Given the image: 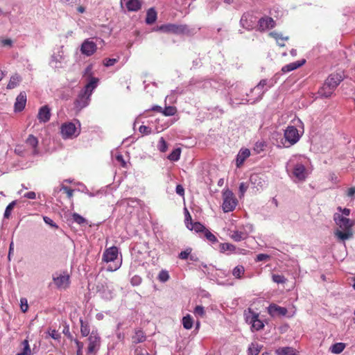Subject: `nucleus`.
Wrapping results in <instances>:
<instances>
[{
  "label": "nucleus",
  "instance_id": "nucleus-1",
  "mask_svg": "<svg viewBox=\"0 0 355 355\" xmlns=\"http://www.w3.org/2000/svg\"><path fill=\"white\" fill-rule=\"evenodd\" d=\"M337 209L340 213L334 214V220L338 228L334 231V236L338 241L345 242L354 236L352 227L355 225V221L347 218L350 214V209L348 208L343 209L338 207Z\"/></svg>",
  "mask_w": 355,
  "mask_h": 355
},
{
  "label": "nucleus",
  "instance_id": "nucleus-2",
  "mask_svg": "<svg viewBox=\"0 0 355 355\" xmlns=\"http://www.w3.org/2000/svg\"><path fill=\"white\" fill-rule=\"evenodd\" d=\"M98 82V79L97 78L90 77L88 83L78 94L76 101V107L83 109L88 105L90 101V96L94 89L97 87Z\"/></svg>",
  "mask_w": 355,
  "mask_h": 355
},
{
  "label": "nucleus",
  "instance_id": "nucleus-3",
  "mask_svg": "<svg viewBox=\"0 0 355 355\" xmlns=\"http://www.w3.org/2000/svg\"><path fill=\"white\" fill-rule=\"evenodd\" d=\"M155 31L174 34H193V29H190L186 24H166L157 26Z\"/></svg>",
  "mask_w": 355,
  "mask_h": 355
},
{
  "label": "nucleus",
  "instance_id": "nucleus-4",
  "mask_svg": "<svg viewBox=\"0 0 355 355\" xmlns=\"http://www.w3.org/2000/svg\"><path fill=\"white\" fill-rule=\"evenodd\" d=\"M119 250L118 248L116 246H112L109 248H107L103 254L102 260L106 263L109 262H113V265L108 266L107 270L110 272H114L118 270L121 264V262H116L115 263V261L116 260L118 257Z\"/></svg>",
  "mask_w": 355,
  "mask_h": 355
},
{
  "label": "nucleus",
  "instance_id": "nucleus-5",
  "mask_svg": "<svg viewBox=\"0 0 355 355\" xmlns=\"http://www.w3.org/2000/svg\"><path fill=\"white\" fill-rule=\"evenodd\" d=\"M223 200L222 208L225 213L232 211L237 205L236 198L233 192L228 189L223 191Z\"/></svg>",
  "mask_w": 355,
  "mask_h": 355
},
{
  "label": "nucleus",
  "instance_id": "nucleus-6",
  "mask_svg": "<svg viewBox=\"0 0 355 355\" xmlns=\"http://www.w3.org/2000/svg\"><path fill=\"white\" fill-rule=\"evenodd\" d=\"M298 130L294 126H288L284 131L285 142H282L284 147L288 148L295 144L300 139Z\"/></svg>",
  "mask_w": 355,
  "mask_h": 355
},
{
  "label": "nucleus",
  "instance_id": "nucleus-7",
  "mask_svg": "<svg viewBox=\"0 0 355 355\" xmlns=\"http://www.w3.org/2000/svg\"><path fill=\"white\" fill-rule=\"evenodd\" d=\"M88 342L87 354H96L99 350L101 346V337L98 333L94 331H92L88 338Z\"/></svg>",
  "mask_w": 355,
  "mask_h": 355
},
{
  "label": "nucleus",
  "instance_id": "nucleus-8",
  "mask_svg": "<svg viewBox=\"0 0 355 355\" xmlns=\"http://www.w3.org/2000/svg\"><path fill=\"white\" fill-rule=\"evenodd\" d=\"M266 86H268V88H270L273 86V83L272 80H268L267 79H262L260 82L254 87V88L252 90V92H257V97L252 103L260 101L264 93L268 90L267 88L264 89Z\"/></svg>",
  "mask_w": 355,
  "mask_h": 355
},
{
  "label": "nucleus",
  "instance_id": "nucleus-9",
  "mask_svg": "<svg viewBox=\"0 0 355 355\" xmlns=\"http://www.w3.org/2000/svg\"><path fill=\"white\" fill-rule=\"evenodd\" d=\"M61 134L63 138H71L79 135L74 123L71 122L65 123L61 126Z\"/></svg>",
  "mask_w": 355,
  "mask_h": 355
},
{
  "label": "nucleus",
  "instance_id": "nucleus-10",
  "mask_svg": "<svg viewBox=\"0 0 355 355\" xmlns=\"http://www.w3.org/2000/svg\"><path fill=\"white\" fill-rule=\"evenodd\" d=\"M97 50V46L91 39H86L80 46V52L86 56L92 55Z\"/></svg>",
  "mask_w": 355,
  "mask_h": 355
},
{
  "label": "nucleus",
  "instance_id": "nucleus-11",
  "mask_svg": "<svg viewBox=\"0 0 355 355\" xmlns=\"http://www.w3.org/2000/svg\"><path fill=\"white\" fill-rule=\"evenodd\" d=\"M53 281L59 289H65L69 286L70 279L68 275H53Z\"/></svg>",
  "mask_w": 355,
  "mask_h": 355
},
{
  "label": "nucleus",
  "instance_id": "nucleus-12",
  "mask_svg": "<svg viewBox=\"0 0 355 355\" xmlns=\"http://www.w3.org/2000/svg\"><path fill=\"white\" fill-rule=\"evenodd\" d=\"M240 24L246 30H252L254 27L255 17L249 12L244 13L241 18Z\"/></svg>",
  "mask_w": 355,
  "mask_h": 355
},
{
  "label": "nucleus",
  "instance_id": "nucleus-13",
  "mask_svg": "<svg viewBox=\"0 0 355 355\" xmlns=\"http://www.w3.org/2000/svg\"><path fill=\"white\" fill-rule=\"evenodd\" d=\"M343 80V76L340 73H331L327 77L324 83L331 89H336Z\"/></svg>",
  "mask_w": 355,
  "mask_h": 355
},
{
  "label": "nucleus",
  "instance_id": "nucleus-14",
  "mask_svg": "<svg viewBox=\"0 0 355 355\" xmlns=\"http://www.w3.org/2000/svg\"><path fill=\"white\" fill-rule=\"evenodd\" d=\"M293 173L299 180H304L307 176L305 166L302 162H297L294 165Z\"/></svg>",
  "mask_w": 355,
  "mask_h": 355
},
{
  "label": "nucleus",
  "instance_id": "nucleus-15",
  "mask_svg": "<svg viewBox=\"0 0 355 355\" xmlns=\"http://www.w3.org/2000/svg\"><path fill=\"white\" fill-rule=\"evenodd\" d=\"M287 312L286 308L279 306L275 304H271L268 307V313L272 317L284 316Z\"/></svg>",
  "mask_w": 355,
  "mask_h": 355
},
{
  "label": "nucleus",
  "instance_id": "nucleus-16",
  "mask_svg": "<svg viewBox=\"0 0 355 355\" xmlns=\"http://www.w3.org/2000/svg\"><path fill=\"white\" fill-rule=\"evenodd\" d=\"M275 26V22L272 18L270 17H261L258 21L257 29L260 31H264L267 29L272 28Z\"/></svg>",
  "mask_w": 355,
  "mask_h": 355
},
{
  "label": "nucleus",
  "instance_id": "nucleus-17",
  "mask_svg": "<svg viewBox=\"0 0 355 355\" xmlns=\"http://www.w3.org/2000/svg\"><path fill=\"white\" fill-rule=\"evenodd\" d=\"M122 6H125L128 11H137L141 8V3L139 0H121Z\"/></svg>",
  "mask_w": 355,
  "mask_h": 355
},
{
  "label": "nucleus",
  "instance_id": "nucleus-18",
  "mask_svg": "<svg viewBox=\"0 0 355 355\" xmlns=\"http://www.w3.org/2000/svg\"><path fill=\"white\" fill-rule=\"evenodd\" d=\"M51 111L47 105L42 106L40 108L37 119L40 123H46L50 120Z\"/></svg>",
  "mask_w": 355,
  "mask_h": 355
},
{
  "label": "nucleus",
  "instance_id": "nucleus-19",
  "mask_svg": "<svg viewBox=\"0 0 355 355\" xmlns=\"http://www.w3.org/2000/svg\"><path fill=\"white\" fill-rule=\"evenodd\" d=\"M250 151L249 149L241 148L239 151V153L236 155V167L240 168L243 165V164L244 163L245 159L250 157Z\"/></svg>",
  "mask_w": 355,
  "mask_h": 355
},
{
  "label": "nucleus",
  "instance_id": "nucleus-20",
  "mask_svg": "<svg viewBox=\"0 0 355 355\" xmlns=\"http://www.w3.org/2000/svg\"><path fill=\"white\" fill-rule=\"evenodd\" d=\"M26 95L24 92H21L17 97L15 103V111L21 112L22 111L26 105Z\"/></svg>",
  "mask_w": 355,
  "mask_h": 355
},
{
  "label": "nucleus",
  "instance_id": "nucleus-21",
  "mask_svg": "<svg viewBox=\"0 0 355 355\" xmlns=\"http://www.w3.org/2000/svg\"><path fill=\"white\" fill-rule=\"evenodd\" d=\"M305 62H306V60L303 59L301 60H298V61L286 64L282 68V71L283 73H288V72L292 71L297 69V68L302 67L305 63Z\"/></svg>",
  "mask_w": 355,
  "mask_h": 355
},
{
  "label": "nucleus",
  "instance_id": "nucleus-22",
  "mask_svg": "<svg viewBox=\"0 0 355 355\" xmlns=\"http://www.w3.org/2000/svg\"><path fill=\"white\" fill-rule=\"evenodd\" d=\"M64 57L60 53L52 55L50 60V64L54 68L62 67V63L63 62Z\"/></svg>",
  "mask_w": 355,
  "mask_h": 355
},
{
  "label": "nucleus",
  "instance_id": "nucleus-23",
  "mask_svg": "<svg viewBox=\"0 0 355 355\" xmlns=\"http://www.w3.org/2000/svg\"><path fill=\"white\" fill-rule=\"evenodd\" d=\"M243 315L245 321L250 324L254 322L257 318H259V314L254 312L250 308L245 310Z\"/></svg>",
  "mask_w": 355,
  "mask_h": 355
},
{
  "label": "nucleus",
  "instance_id": "nucleus-24",
  "mask_svg": "<svg viewBox=\"0 0 355 355\" xmlns=\"http://www.w3.org/2000/svg\"><path fill=\"white\" fill-rule=\"evenodd\" d=\"M334 90L335 89H331V87H329L326 83H324L319 89L318 94L322 98H329L332 95Z\"/></svg>",
  "mask_w": 355,
  "mask_h": 355
},
{
  "label": "nucleus",
  "instance_id": "nucleus-25",
  "mask_svg": "<svg viewBox=\"0 0 355 355\" xmlns=\"http://www.w3.org/2000/svg\"><path fill=\"white\" fill-rule=\"evenodd\" d=\"M26 143L27 145L31 146L33 148V154L37 155L38 154V139L33 136V135H30L26 140Z\"/></svg>",
  "mask_w": 355,
  "mask_h": 355
},
{
  "label": "nucleus",
  "instance_id": "nucleus-26",
  "mask_svg": "<svg viewBox=\"0 0 355 355\" xmlns=\"http://www.w3.org/2000/svg\"><path fill=\"white\" fill-rule=\"evenodd\" d=\"M275 352L277 355H296V350L291 347H279Z\"/></svg>",
  "mask_w": 355,
  "mask_h": 355
},
{
  "label": "nucleus",
  "instance_id": "nucleus-27",
  "mask_svg": "<svg viewBox=\"0 0 355 355\" xmlns=\"http://www.w3.org/2000/svg\"><path fill=\"white\" fill-rule=\"evenodd\" d=\"M231 238L235 241H241L247 238V234L245 232L234 230L231 232Z\"/></svg>",
  "mask_w": 355,
  "mask_h": 355
},
{
  "label": "nucleus",
  "instance_id": "nucleus-28",
  "mask_svg": "<svg viewBox=\"0 0 355 355\" xmlns=\"http://www.w3.org/2000/svg\"><path fill=\"white\" fill-rule=\"evenodd\" d=\"M157 19V12L153 8L148 10L146 13V23L147 24H153Z\"/></svg>",
  "mask_w": 355,
  "mask_h": 355
},
{
  "label": "nucleus",
  "instance_id": "nucleus-29",
  "mask_svg": "<svg viewBox=\"0 0 355 355\" xmlns=\"http://www.w3.org/2000/svg\"><path fill=\"white\" fill-rule=\"evenodd\" d=\"M262 349V346L257 343H252L248 349V355H258Z\"/></svg>",
  "mask_w": 355,
  "mask_h": 355
},
{
  "label": "nucleus",
  "instance_id": "nucleus-30",
  "mask_svg": "<svg viewBox=\"0 0 355 355\" xmlns=\"http://www.w3.org/2000/svg\"><path fill=\"white\" fill-rule=\"evenodd\" d=\"M190 225V228L189 229L190 230H193L197 233H204V232L207 229L202 223L199 222L193 223L192 221H191Z\"/></svg>",
  "mask_w": 355,
  "mask_h": 355
},
{
  "label": "nucleus",
  "instance_id": "nucleus-31",
  "mask_svg": "<svg viewBox=\"0 0 355 355\" xmlns=\"http://www.w3.org/2000/svg\"><path fill=\"white\" fill-rule=\"evenodd\" d=\"M146 340V336L141 330L135 331V335L132 336V342L134 343H143Z\"/></svg>",
  "mask_w": 355,
  "mask_h": 355
},
{
  "label": "nucleus",
  "instance_id": "nucleus-32",
  "mask_svg": "<svg viewBox=\"0 0 355 355\" xmlns=\"http://www.w3.org/2000/svg\"><path fill=\"white\" fill-rule=\"evenodd\" d=\"M345 348V344L343 343H336L331 345L330 351L333 354H338L341 353Z\"/></svg>",
  "mask_w": 355,
  "mask_h": 355
},
{
  "label": "nucleus",
  "instance_id": "nucleus-33",
  "mask_svg": "<svg viewBox=\"0 0 355 355\" xmlns=\"http://www.w3.org/2000/svg\"><path fill=\"white\" fill-rule=\"evenodd\" d=\"M98 291L100 293L101 297L105 300H110L113 298V292L107 287L106 288H103L102 289H98Z\"/></svg>",
  "mask_w": 355,
  "mask_h": 355
},
{
  "label": "nucleus",
  "instance_id": "nucleus-34",
  "mask_svg": "<svg viewBox=\"0 0 355 355\" xmlns=\"http://www.w3.org/2000/svg\"><path fill=\"white\" fill-rule=\"evenodd\" d=\"M21 346L23 347L22 350L17 355H31V349L28 340H24L21 343Z\"/></svg>",
  "mask_w": 355,
  "mask_h": 355
},
{
  "label": "nucleus",
  "instance_id": "nucleus-35",
  "mask_svg": "<svg viewBox=\"0 0 355 355\" xmlns=\"http://www.w3.org/2000/svg\"><path fill=\"white\" fill-rule=\"evenodd\" d=\"M220 252H225L226 251H229L230 252H234L236 251V247L229 243H220Z\"/></svg>",
  "mask_w": 355,
  "mask_h": 355
},
{
  "label": "nucleus",
  "instance_id": "nucleus-36",
  "mask_svg": "<svg viewBox=\"0 0 355 355\" xmlns=\"http://www.w3.org/2000/svg\"><path fill=\"white\" fill-rule=\"evenodd\" d=\"M244 272L245 268L242 265H239L232 270V275L236 279H241Z\"/></svg>",
  "mask_w": 355,
  "mask_h": 355
},
{
  "label": "nucleus",
  "instance_id": "nucleus-37",
  "mask_svg": "<svg viewBox=\"0 0 355 355\" xmlns=\"http://www.w3.org/2000/svg\"><path fill=\"white\" fill-rule=\"evenodd\" d=\"M193 320L191 316L188 314L182 318V324L184 329H191L193 327Z\"/></svg>",
  "mask_w": 355,
  "mask_h": 355
},
{
  "label": "nucleus",
  "instance_id": "nucleus-38",
  "mask_svg": "<svg viewBox=\"0 0 355 355\" xmlns=\"http://www.w3.org/2000/svg\"><path fill=\"white\" fill-rule=\"evenodd\" d=\"M181 149L177 148L174 149L168 156V159L172 162H177L180 159Z\"/></svg>",
  "mask_w": 355,
  "mask_h": 355
},
{
  "label": "nucleus",
  "instance_id": "nucleus-39",
  "mask_svg": "<svg viewBox=\"0 0 355 355\" xmlns=\"http://www.w3.org/2000/svg\"><path fill=\"white\" fill-rule=\"evenodd\" d=\"M263 327L264 324L259 318H257L254 322L251 324V330L252 331L261 330Z\"/></svg>",
  "mask_w": 355,
  "mask_h": 355
},
{
  "label": "nucleus",
  "instance_id": "nucleus-40",
  "mask_svg": "<svg viewBox=\"0 0 355 355\" xmlns=\"http://www.w3.org/2000/svg\"><path fill=\"white\" fill-rule=\"evenodd\" d=\"M158 280L160 282L165 283L170 279L169 273L166 270H162L157 277Z\"/></svg>",
  "mask_w": 355,
  "mask_h": 355
},
{
  "label": "nucleus",
  "instance_id": "nucleus-41",
  "mask_svg": "<svg viewBox=\"0 0 355 355\" xmlns=\"http://www.w3.org/2000/svg\"><path fill=\"white\" fill-rule=\"evenodd\" d=\"M71 217L73 221L78 225H83L87 223L86 219L77 213H73L71 215Z\"/></svg>",
  "mask_w": 355,
  "mask_h": 355
},
{
  "label": "nucleus",
  "instance_id": "nucleus-42",
  "mask_svg": "<svg viewBox=\"0 0 355 355\" xmlns=\"http://www.w3.org/2000/svg\"><path fill=\"white\" fill-rule=\"evenodd\" d=\"M250 180L252 184L259 186L261 187H263V182L258 174H252L250 176Z\"/></svg>",
  "mask_w": 355,
  "mask_h": 355
},
{
  "label": "nucleus",
  "instance_id": "nucleus-43",
  "mask_svg": "<svg viewBox=\"0 0 355 355\" xmlns=\"http://www.w3.org/2000/svg\"><path fill=\"white\" fill-rule=\"evenodd\" d=\"M177 112V109L173 106H168L166 107L164 110H162V112L164 116H173Z\"/></svg>",
  "mask_w": 355,
  "mask_h": 355
},
{
  "label": "nucleus",
  "instance_id": "nucleus-44",
  "mask_svg": "<svg viewBox=\"0 0 355 355\" xmlns=\"http://www.w3.org/2000/svg\"><path fill=\"white\" fill-rule=\"evenodd\" d=\"M204 236L211 243H215L218 242V239L216 237V236L214 234H213L207 229H206V230L204 232Z\"/></svg>",
  "mask_w": 355,
  "mask_h": 355
},
{
  "label": "nucleus",
  "instance_id": "nucleus-45",
  "mask_svg": "<svg viewBox=\"0 0 355 355\" xmlns=\"http://www.w3.org/2000/svg\"><path fill=\"white\" fill-rule=\"evenodd\" d=\"M269 35L276 40L277 42L279 40L286 41L288 40V37H284L282 33L275 31L270 32Z\"/></svg>",
  "mask_w": 355,
  "mask_h": 355
},
{
  "label": "nucleus",
  "instance_id": "nucleus-46",
  "mask_svg": "<svg viewBox=\"0 0 355 355\" xmlns=\"http://www.w3.org/2000/svg\"><path fill=\"white\" fill-rule=\"evenodd\" d=\"M157 148L160 152H166L168 149V144L163 137H161L157 144Z\"/></svg>",
  "mask_w": 355,
  "mask_h": 355
},
{
  "label": "nucleus",
  "instance_id": "nucleus-47",
  "mask_svg": "<svg viewBox=\"0 0 355 355\" xmlns=\"http://www.w3.org/2000/svg\"><path fill=\"white\" fill-rule=\"evenodd\" d=\"M80 332L83 336H87L89 334V327L87 324L85 323L82 320H80Z\"/></svg>",
  "mask_w": 355,
  "mask_h": 355
},
{
  "label": "nucleus",
  "instance_id": "nucleus-48",
  "mask_svg": "<svg viewBox=\"0 0 355 355\" xmlns=\"http://www.w3.org/2000/svg\"><path fill=\"white\" fill-rule=\"evenodd\" d=\"M15 201H12L6 207L4 212V218H8L10 217L11 212L15 206Z\"/></svg>",
  "mask_w": 355,
  "mask_h": 355
},
{
  "label": "nucleus",
  "instance_id": "nucleus-49",
  "mask_svg": "<svg viewBox=\"0 0 355 355\" xmlns=\"http://www.w3.org/2000/svg\"><path fill=\"white\" fill-rule=\"evenodd\" d=\"M19 82V78L18 76L11 77V78L8 84V89L15 88L18 85Z\"/></svg>",
  "mask_w": 355,
  "mask_h": 355
},
{
  "label": "nucleus",
  "instance_id": "nucleus-50",
  "mask_svg": "<svg viewBox=\"0 0 355 355\" xmlns=\"http://www.w3.org/2000/svg\"><path fill=\"white\" fill-rule=\"evenodd\" d=\"M192 251V249L191 248H187L185 250L182 251L179 255L178 257L180 259L186 260L189 259V257Z\"/></svg>",
  "mask_w": 355,
  "mask_h": 355
},
{
  "label": "nucleus",
  "instance_id": "nucleus-51",
  "mask_svg": "<svg viewBox=\"0 0 355 355\" xmlns=\"http://www.w3.org/2000/svg\"><path fill=\"white\" fill-rule=\"evenodd\" d=\"M272 278L273 282L277 284H284L286 282V279L285 278V277L280 275L275 274L272 275Z\"/></svg>",
  "mask_w": 355,
  "mask_h": 355
},
{
  "label": "nucleus",
  "instance_id": "nucleus-52",
  "mask_svg": "<svg viewBox=\"0 0 355 355\" xmlns=\"http://www.w3.org/2000/svg\"><path fill=\"white\" fill-rule=\"evenodd\" d=\"M193 313L196 315L203 317L205 314V309L202 306L198 305L195 307Z\"/></svg>",
  "mask_w": 355,
  "mask_h": 355
},
{
  "label": "nucleus",
  "instance_id": "nucleus-53",
  "mask_svg": "<svg viewBox=\"0 0 355 355\" xmlns=\"http://www.w3.org/2000/svg\"><path fill=\"white\" fill-rule=\"evenodd\" d=\"M266 144L264 141H257L254 145V150L257 153H260L261 151L263 150Z\"/></svg>",
  "mask_w": 355,
  "mask_h": 355
},
{
  "label": "nucleus",
  "instance_id": "nucleus-54",
  "mask_svg": "<svg viewBox=\"0 0 355 355\" xmlns=\"http://www.w3.org/2000/svg\"><path fill=\"white\" fill-rule=\"evenodd\" d=\"M20 308L23 313H26L28 309V302L26 298H21Z\"/></svg>",
  "mask_w": 355,
  "mask_h": 355
},
{
  "label": "nucleus",
  "instance_id": "nucleus-55",
  "mask_svg": "<svg viewBox=\"0 0 355 355\" xmlns=\"http://www.w3.org/2000/svg\"><path fill=\"white\" fill-rule=\"evenodd\" d=\"M141 278L138 275H135L131 278L130 283L132 286H139L141 283Z\"/></svg>",
  "mask_w": 355,
  "mask_h": 355
},
{
  "label": "nucleus",
  "instance_id": "nucleus-56",
  "mask_svg": "<svg viewBox=\"0 0 355 355\" xmlns=\"http://www.w3.org/2000/svg\"><path fill=\"white\" fill-rule=\"evenodd\" d=\"M75 343L77 347L76 355H83V343L78 340H75Z\"/></svg>",
  "mask_w": 355,
  "mask_h": 355
},
{
  "label": "nucleus",
  "instance_id": "nucleus-57",
  "mask_svg": "<svg viewBox=\"0 0 355 355\" xmlns=\"http://www.w3.org/2000/svg\"><path fill=\"white\" fill-rule=\"evenodd\" d=\"M116 62H117V60L115 58H106L103 61V64L105 67L113 66Z\"/></svg>",
  "mask_w": 355,
  "mask_h": 355
},
{
  "label": "nucleus",
  "instance_id": "nucleus-58",
  "mask_svg": "<svg viewBox=\"0 0 355 355\" xmlns=\"http://www.w3.org/2000/svg\"><path fill=\"white\" fill-rule=\"evenodd\" d=\"M61 190H63L66 192L67 195V197L69 198H71L72 196H73V190L71 189H69L67 187L64 186V185H62L61 188H60V191Z\"/></svg>",
  "mask_w": 355,
  "mask_h": 355
},
{
  "label": "nucleus",
  "instance_id": "nucleus-59",
  "mask_svg": "<svg viewBox=\"0 0 355 355\" xmlns=\"http://www.w3.org/2000/svg\"><path fill=\"white\" fill-rule=\"evenodd\" d=\"M191 221V216L187 209H185V224L187 228H190V222Z\"/></svg>",
  "mask_w": 355,
  "mask_h": 355
},
{
  "label": "nucleus",
  "instance_id": "nucleus-60",
  "mask_svg": "<svg viewBox=\"0 0 355 355\" xmlns=\"http://www.w3.org/2000/svg\"><path fill=\"white\" fill-rule=\"evenodd\" d=\"M139 130L141 133L146 135L150 134V132H151L150 128H148V126H146L144 125H142L139 127Z\"/></svg>",
  "mask_w": 355,
  "mask_h": 355
},
{
  "label": "nucleus",
  "instance_id": "nucleus-61",
  "mask_svg": "<svg viewBox=\"0 0 355 355\" xmlns=\"http://www.w3.org/2000/svg\"><path fill=\"white\" fill-rule=\"evenodd\" d=\"M43 220L44 221V223L47 225H49L50 226L53 227H58V226L56 225V224L53 222V220L50 218L48 216H44L43 217Z\"/></svg>",
  "mask_w": 355,
  "mask_h": 355
},
{
  "label": "nucleus",
  "instance_id": "nucleus-62",
  "mask_svg": "<svg viewBox=\"0 0 355 355\" xmlns=\"http://www.w3.org/2000/svg\"><path fill=\"white\" fill-rule=\"evenodd\" d=\"M248 188V186L244 183L241 182L239 185V193H241V196H243L245 191H247Z\"/></svg>",
  "mask_w": 355,
  "mask_h": 355
},
{
  "label": "nucleus",
  "instance_id": "nucleus-63",
  "mask_svg": "<svg viewBox=\"0 0 355 355\" xmlns=\"http://www.w3.org/2000/svg\"><path fill=\"white\" fill-rule=\"evenodd\" d=\"M116 159L117 160L118 162L120 163L121 166H123V167L126 166V162H125L122 155H121V154L116 155Z\"/></svg>",
  "mask_w": 355,
  "mask_h": 355
},
{
  "label": "nucleus",
  "instance_id": "nucleus-64",
  "mask_svg": "<svg viewBox=\"0 0 355 355\" xmlns=\"http://www.w3.org/2000/svg\"><path fill=\"white\" fill-rule=\"evenodd\" d=\"M175 192L180 196H184V189L181 184H178L175 188Z\"/></svg>",
  "mask_w": 355,
  "mask_h": 355
}]
</instances>
